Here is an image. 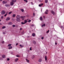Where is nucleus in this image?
Returning a JSON list of instances; mask_svg holds the SVG:
<instances>
[{
    "label": "nucleus",
    "instance_id": "f257e3e1",
    "mask_svg": "<svg viewBox=\"0 0 64 64\" xmlns=\"http://www.w3.org/2000/svg\"><path fill=\"white\" fill-rule=\"evenodd\" d=\"M24 22H21V24H26L27 22V20H25L24 21Z\"/></svg>",
    "mask_w": 64,
    "mask_h": 64
},
{
    "label": "nucleus",
    "instance_id": "f03ea898",
    "mask_svg": "<svg viewBox=\"0 0 64 64\" xmlns=\"http://www.w3.org/2000/svg\"><path fill=\"white\" fill-rule=\"evenodd\" d=\"M6 13V12L4 10H2L1 12V14L2 15H3V14H5Z\"/></svg>",
    "mask_w": 64,
    "mask_h": 64
},
{
    "label": "nucleus",
    "instance_id": "7ed1b4c3",
    "mask_svg": "<svg viewBox=\"0 0 64 64\" xmlns=\"http://www.w3.org/2000/svg\"><path fill=\"white\" fill-rule=\"evenodd\" d=\"M16 18L20 19V16L19 15H18L16 16Z\"/></svg>",
    "mask_w": 64,
    "mask_h": 64
},
{
    "label": "nucleus",
    "instance_id": "20e7f679",
    "mask_svg": "<svg viewBox=\"0 0 64 64\" xmlns=\"http://www.w3.org/2000/svg\"><path fill=\"white\" fill-rule=\"evenodd\" d=\"M10 5H11L12 6H13V5H14V2L12 1L10 2Z\"/></svg>",
    "mask_w": 64,
    "mask_h": 64
},
{
    "label": "nucleus",
    "instance_id": "39448f33",
    "mask_svg": "<svg viewBox=\"0 0 64 64\" xmlns=\"http://www.w3.org/2000/svg\"><path fill=\"white\" fill-rule=\"evenodd\" d=\"M10 20V18L9 17H7L6 19V21H8V20Z\"/></svg>",
    "mask_w": 64,
    "mask_h": 64
},
{
    "label": "nucleus",
    "instance_id": "423d86ee",
    "mask_svg": "<svg viewBox=\"0 0 64 64\" xmlns=\"http://www.w3.org/2000/svg\"><path fill=\"white\" fill-rule=\"evenodd\" d=\"M20 18H16V20L17 22H20Z\"/></svg>",
    "mask_w": 64,
    "mask_h": 64
},
{
    "label": "nucleus",
    "instance_id": "0eeeda50",
    "mask_svg": "<svg viewBox=\"0 0 64 64\" xmlns=\"http://www.w3.org/2000/svg\"><path fill=\"white\" fill-rule=\"evenodd\" d=\"M48 10H46V11L45 12V14H48Z\"/></svg>",
    "mask_w": 64,
    "mask_h": 64
},
{
    "label": "nucleus",
    "instance_id": "6e6552de",
    "mask_svg": "<svg viewBox=\"0 0 64 64\" xmlns=\"http://www.w3.org/2000/svg\"><path fill=\"white\" fill-rule=\"evenodd\" d=\"M43 4H41L39 5L38 6L39 7H41L42 6H43Z\"/></svg>",
    "mask_w": 64,
    "mask_h": 64
},
{
    "label": "nucleus",
    "instance_id": "1a4fd4ad",
    "mask_svg": "<svg viewBox=\"0 0 64 64\" xmlns=\"http://www.w3.org/2000/svg\"><path fill=\"white\" fill-rule=\"evenodd\" d=\"M26 16H21V18H22V20H24V18H25L26 17Z\"/></svg>",
    "mask_w": 64,
    "mask_h": 64
},
{
    "label": "nucleus",
    "instance_id": "9d476101",
    "mask_svg": "<svg viewBox=\"0 0 64 64\" xmlns=\"http://www.w3.org/2000/svg\"><path fill=\"white\" fill-rule=\"evenodd\" d=\"M51 12L52 13V14L53 15H54L55 14V12L53 11V10H52L51 11Z\"/></svg>",
    "mask_w": 64,
    "mask_h": 64
},
{
    "label": "nucleus",
    "instance_id": "9b49d317",
    "mask_svg": "<svg viewBox=\"0 0 64 64\" xmlns=\"http://www.w3.org/2000/svg\"><path fill=\"white\" fill-rule=\"evenodd\" d=\"M42 61V59L40 58L38 60V62H41Z\"/></svg>",
    "mask_w": 64,
    "mask_h": 64
},
{
    "label": "nucleus",
    "instance_id": "f8f14e48",
    "mask_svg": "<svg viewBox=\"0 0 64 64\" xmlns=\"http://www.w3.org/2000/svg\"><path fill=\"white\" fill-rule=\"evenodd\" d=\"M7 3V1H3L2 2V3L3 4H5V3Z\"/></svg>",
    "mask_w": 64,
    "mask_h": 64
},
{
    "label": "nucleus",
    "instance_id": "ddd939ff",
    "mask_svg": "<svg viewBox=\"0 0 64 64\" xmlns=\"http://www.w3.org/2000/svg\"><path fill=\"white\" fill-rule=\"evenodd\" d=\"M12 48V46H10L8 48L9 49H11Z\"/></svg>",
    "mask_w": 64,
    "mask_h": 64
},
{
    "label": "nucleus",
    "instance_id": "4468645a",
    "mask_svg": "<svg viewBox=\"0 0 64 64\" xmlns=\"http://www.w3.org/2000/svg\"><path fill=\"white\" fill-rule=\"evenodd\" d=\"M20 10L22 12H23L24 11V10L23 9H20Z\"/></svg>",
    "mask_w": 64,
    "mask_h": 64
},
{
    "label": "nucleus",
    "instance_id": "2eb2a0df",
    "mask_svg": "<svg viewBox=\"0 0 64 64\" xmlns=\"http://www.w3.org/2000/svg\"><path fill=\"white\" fill-rule=\"evenodd\" d=\"M18 60V58H16L15 60V62H17Z\"/></svg>",
    "mask_w": 64,
    "mask_h": 64
},
{
    "label": "nucleus",
    "instance_id": "dca6fc26",
    "mask_svg": "<svg viewBox=\"0 0 64 64\" xmlns=\"http://www.w3.org/2000/svg\"><path fill=\"white\" fill-rule=\"evenodd\" d=\"M12 1L13 2H16V0H12Z\"/></svg>",
    "mask_w": 64,
    "mask_h": 64
},
{
    "label": "nucleus",
    "instance_id": "f3484780",
    "mask_svg": "<svg viewBox=\"0 0 64 64\" xmlns=\"http://www.w3.org/2000/svg\"><path fill=\"white\" fill-rule=\"evenodd\" d=\"M34 57H35V56L33 55L32 57V59H34Z\"/></svg>",
    "mask_w": 64,
    "mask_h": 64
},
{
    "label": "nucleus",
    "instance_id": "a211bd4d",
    "mask_svg": "<svg viewBox=\"0 0 64 64\" xmlns=\"http://www.w3.org/2000/svg\"><path fill=\"white\" fill-rule=\"evenodd\" d=\"M32 35L33 37H35V34H33Z\"/></svg>",
    "mask_w": 64,
    "mask_h": 64
},
{
    "label": "nucleus",
    "instance_id": "6ab92c4d",
    "mask_svg": "<svg viewBox=\"0 0 64 64\" xmlns=\"http://www.w3.org/2000/svg\"><path fill=\"white\" fill-rule=\"evenodd\" d=\"M26 62H28H28H29V60H28L27 59H26Z\"/></svg>",
    "mask_w": 64,
    "mask_h": 64
},
{
    "label": "nucleus",
    "instance_id": "aec40b11",
    "mask_svg": "<svg viewBox=\"0 0 64 64\" xmlns=\"http://www.w3.org/2000/svg\"><path fill=\"white\" fill-rule=\"evenodd\" d=\"M44 26H45V24H44L42 26V27H44Z\"/></svg>",
    "mask_w": 64,
    "mask_h": 64
},
{
    "label": "nucleus",
    "instance_id": "412c9836",
    "mask_svg": "<svg viewBox=\"0 0 64 64\" xmlns=\"http://www.w3.org/2000/svg\"><path fill=\"white\" fill-rule=\"evenodd\" d=\"M8 24L9 25H12V22H10Z\"/></svg>",
    "mask_w": 64,
    "mask_h": 64
},
{
    "label": "nucleus",
    "instance_id": "4be33fe9",
    "mask_svg": "<svg viewBox=\"0 0 64 64\" xmlns=\"http://www.w3.org/2000/svg\"><path fill=\"white\" fill-rule=\"evenodd\" d=\"M40 20H43V19L42 18V17H40Z\"/></svg>",
    "mask_w": 64,
    "mask_h": 64
},
{
    "label": "nucleus",
    "instance_id": "5701e85b",
    "mask_svg": "<svg viewBox=\"0 0 64 64\" xmlns=\"http://www.w3.org/2000/svg\"><path fill=\"white\" fill-rule=\"evenodd\" d=\"M6 28V26H2V29H4V28Z\"/></svg>",
    "mask_w": 64,
    "mask_h": 64
},
{
    "label": "nucleus",
    "instance_id": "b1692460",
    "mask_svg": "<svg viewBox=\"0 0 64 64\" xmlns=\"http://www.w3.org/2000/svg\"><path fill=\"white\" fill-rule=\"evenodd\" d=\"M16 16V15H15V14H14L12 15V16H13V17H15Z\"/></svg>",
    "mask_w": 64,
    "mask_h": 64
},
{
    "label": "nucleus",
    "instance_id": "393cba45",
    "mask_svg": "<svg viewBox=\"0 0 64 64\" xmlns=\"http://www.w3.org/2000/svg\"><path fill=\"white\" fill-rule=\"evenodd\" d=\"M2 58H5V55H3L2 56Z\"/></svg>",
    "mask_w": 64,
    "mask_h": 64
},
{
    "label": "nucleus",
    "instance_id": "a878e982",
    "mask_svg": "<svg viewBox=\"0 0 64 64\" xmlns=\"http://www.w3.org/2000/svg\"><path fill=\"white\" fill-rule=\"evenodd\" d=\"M47 2H48V0H45V2L46 3H47Z\"/></svg>",
    "mask_w": 64,
    "mask_h": 64
},
{
    "label": "nucleus",
    "instance_id": "bb28decb",
    "mask_svg": "<svg viewBox=\"0 0 64 64\" xmlns=\"http://www.w3.org/2000/svg\"><path fill=\"white\" fill-rule=\"evenodd\" d=\"M45 60L46 61L47 60V57H46V56H45Z\"/></svg>",
    "mask_w": 64,
    "mask_h": 64
},
{
    "label": "nucleus",
    "instance_id": "cd10ccee",
    "mask_svg": "<svg viewBox=\"0 0 64 64\" xmlns=\"http://www.w3.org/2000/svg\"><path fill=\"white\" fill-rule=\"evenodd\" d=\"M24 1H25V2H26V3L28 2V1L27 0H24Z\"/></svg>",
    "mask_w": 64,
    "mask_h": 64
},
{
    "label": "nucleus",
    "instance_id": "c85d7f7f",
    "mask_svg": "<svg viewBox=\"0 0 64 64\" xmlns=\"http://www.w3.org/2000/svg\"><path fill=\"white\" fill-rule=\"evenodd\" d=\"M11 46V44H9L8 45V47Z\"/></svg>",
    "mask_w": 64,
    "mask_h": 64
},
{
    "label": "nucleus",
    "instance_id": "c756f323",
    "mask_svg": "<svg viewBox=\"0 0 64 64\" xmlns=\"http://www.w3.org/2000/svg\"><path fill=\"white\" fill-rule=\"evenodd\" d=\"M5 6L6 7H8V6H9L7 4H6L5 5Z\"/></svg>",
    "mask_w": 64,
    "mask_h": 64
},
{
    "label": "nucleus",
    "instance_id": "7c9ffc66",
    "mask_svg": "<svg viewBox=\"0 0 64 64\" xmlns=\"http://www.w3.org/2000/svg\"><path fill=\"white\" fill-rule=\"evenodd\" d=\"M16 56L17 57H20V56H19V55H16Z\"/></svg>",
    "mask_w": 64,
    "mask_h": 64
},
{
    "label": "nucleus",
    "instance_id": "2f4dec72",
    "mask_svg": "<svg viewBox=\"0 0 64 64\" xmlns=\"http://www.w3.org/2000/svg\"><path fill=\"white\" fill-rule=\"evenodd\" d=\"M11 13H12V12H10L9 13V14H11Z\"/></svg>",
    "mask_w": 64,
    "mask_h": 64
},
{
    "label": "nucleus",
    "instance_id": "473e14b6",
    "mask_svg": "<svg viewBox=\"0 0 64 64\" xmlns=\"http://www.w3.org/2000/svg\"><path fill=\"white\" fill-rule=\"evenodd\" d=\"M10 60V59L9 58H8L7 59V61H9Z\"/></svg>",
    "mask_w": 64,
    "mask_h": 64
},
{
    "label": "nucleus",
    "instance_id": "72a5a7b5",
    "mask_svg": "<svg viewBox=\"0 0 64 64\" xmlns=\"http://www.w3.org/2000/svg\"><path fill=\"white\" fill-rule=\"evenodd\" d=\"M49 30H48L47 32L46 33H49Z\"/></svg>",
    "mask_w": 64,
    "mask_h": 64
},
{
    "label": "nucleus",
    "instance_id": "f704fd0d",
    "mask_svg": "<svg viewBox=\"0 0 64 64\" xmlns=\"http://www.w3.org/2000/svg\"><path fill=\"white\" fill-rule=\"evenodd\" d=\"M33 42H34V44H36V42L34 41H33Z\"/></svg>",
    "mask_w": 64,
    "mask_h": 64
},
{
    "label": "nucleus",
    "instance_id": "c9c22d12",
    "mask_svg": "<svg viewBox=\"0 0 64 64\" xmlns=\"http://www.w3.org/2000/svg\"><path fill=\"white\" fill-rule=\"evenodd\" d=\"M12 27H15V25H12Z\"/></svg>",
    "mask_w": 64,
    "mask_h": 64
},
{
    "label": "nucleus",
    "instance_id": "e433bc0d",
    "mask_svg": "<svg viewBox=\"0 0 64 64\" xmlns=\"http://www.w3.org/2000/svg\"><path fill=\"white\" fill-rule=\"evenodd\" d=\"M6 16H7V13L6 14L4 15V17H6Z\"/></svg>",
    "mask_w": 64,
    "mask_h": 64
},
{
    "label": "nucleus",
    "instance_id": "4c0bfd02",
    "mask_svg": "<svg viewBox=\"0 0 64 64\" xmlns=\"http://www.w3.org/2000/svg\"><path fill=\"white\" fill-rule=\"evenodd\" d=\"M31 20H30L28 21V22H31Z\"/></svg>",
    "mask_w": 64,
    "mask_h": 64
},
{
    "label": "nucleus",
    "instance_id": "58836bf2",
    "mask_svg": "<svg viewBox=\"0 0 64 64\" xmlns=\"http://www.w3.org/2000/svg\"><path fill=\"white\" fill-rule=\"evenodd\" d=\"M4 17H3V16H2L1 18V19H3V18Z\"/></svg>",
    "mask_w": 64,
    "mask_h": 64
},
{
    "label": "nucleus",
    "instance_id": "ea45409f",
    "mask_svg": "<svg viewBox=\"0 0 64 64\" xmlns=\"http://www.w3.org/2000/svg\"><path fill=\"white\" fill-rule=\"evenodd\" d=\"M30 50H32V48H30Z\"/></svg>",
    "mask_w": 64,
    "mask_h": 64
},
{
    "label": "nucleus",
    "instance_id": "a19ab883",
    "mask_svg": "<svg viewBox=\"0 0 64 64\" xmlns=\"http://www.w3.org/2000/svg\"><path fill=\"white\" fill-rule=\"evenodd\" d=\"M22 28H20V30H22Z\"/></svg>",
    "mask_w": 64,
    "mask_h": 64
},
{
    "label": "nucleus",
    "instance_id": "79ce46f5",
    "mask_svg": "<svg viewBox=\"0 0 64 64\" xmlns=\"http://www.w3.org/2000/svg\"><path fill=\"white\" fill-rule=\"evenodd\" d=\"M44 38L43 37H42V39H43Z\"/></svg>",
    "mask_w": 64,
    "mask_h": 64
},
{
    "label": "nucleus",
    "instance_id": "37998d69",
    "mask_svg": "<svg viewBox=\"0 0 64 64\" xmlns=\"http://www.w3.org/2000/svg\"><path fill=\"white\" fill-rule=\"evenodd\" d=\"M55 45H57V42L55 43Z\"/></svg>",
    "mask_w": 64,
    "mask_h": 64
},
{
    "label": "nucleus",
    "instance_id": "c03bdc74",
    "mask_svg": "<svg viewBox=\"0 0 64 64\" xmlns=\"http://www.w3.org/2000/svg\"><path fill=\"white\" fill-rule=\"evenodd\" d=\"M33 15L34 16H35V14L34 13Z\"/></svg>",
    "mask_w": 64,
    "mask_h": 64
},
{
    "label": "nucleus",
    "instance_id": "a18cd8bd",
    "mask_svg": "<svg viewBox=\"0 0 64 64\" xmlns=\"http://www.w3.org/2000/svg\"><path fill=\"white\" fill-rule=\"evenodd\" d=\"M2 43H4V41H3L2 42Z\"/></svg>",
    "mask_w": 64,
    "mask_h": 64
},
{
    "label": "nucleus",
    "instance_id": "49530a36",
    "mask_svg": "<svg viewBox=\"0 0 64 64\" xmlns=\"http://www.w3.org/2000/svg\"><path fill=\"white\" fill-rule=\"evenodd\" d=\"M32 26H34V24H32Z\"/></svg>",
    "mask_w": 64,
    "mask_h": 64
},
{
    "label": "nucleus",
    "instance_id": "de8ad7c7",
    "mask_svg": "<svg viewBox=\"0 0 64 64\" xmlns=\"http://www.w3.org/2000/svg\"><path fill=\"white\" fill-rule=\"evenodd\" d=\"M3 34H5V32H3Z\"/></svg>",
    "mask_w": 64,
    "mask_h": 64
},
{
    "label": "nucleus",
    "instance_id": "09e8293b",
    "mask_svg": "<svg viewBox=\"0 0 64 64\" xmlns=\"http://www.w3.org/2000/svg\"><path fill=\"white\" fill-rule=\"evenodd\" d=\"M18 44H16V46H17V45H18Z\"/></svg>",
    "mask_w": 64,
    "mask_h": 64
},
{
    "label": "nucleus",
    "instance_id": "8fccbe9b",
    "mask_svg": "<svg viewBox=\"0 0 64 64\" xmlns=\"http://www.w3.org/2000/svg\"><path fill=\"white\" fill-rule=\"evenodd\" d=\"M20 47H22V46L21 45H20Z\"/></svg>",
    "mask_w": 64,
    "mask_h": 64
},
{
    "label": "nucleus",
    "instance_id": "3c124183",
    "mask_svg": "<svg viewBox=\"0 0 64 64\" xmlns=\"http://www.w3.org/2000/svg\"><path fill=\"white\" fill-rule=\"evenodd\" d=\"M0 25H2V23H0Z\"/></svg>",
    "mask_w": 64,
    "mask_h": 64
},
{
    "label": "nucleus",
    "instance_id": "603ef678",
    "mask_svg": "<svg viewBox=\"0 0 64 64\" xmlns=\"http://www.w3.org/2000/svg\"><path fill=\"white\" fill-rule=\"evenodd\" d=\"M31 3H32V5H33V2H31Z\"/></svg>",
    "mask_w": 64,
    "mask_h": 64
},
{
    "label": "nucleus",
    "instance_id": "864d4df0",
    "mask_svg": "<svg viewBox=\"0 0 64 64\" xmlns=\"http://www.w3.org/2000/svg\"><path fill=\"white\" fill-rule=\"evenodd\" d=\"M43 17H44V18H45V16H44Z\"/></svg>",
    "mask_w": 64,
    "mask_h": 64
},
{
    "label": "nucleus",
    "instance_id": "5fc2aeb1",
    "mask_svg": "<svg viewBox=\"0 0 64 64\" xmlns=\"http://www.w3.org/2000/svg\"><path fill=\"white\" fill-rule=\"evenodd\" d=\"M0 1H2V0H0Z\"/></svg>",
    "mask_w": 64,
    "mask_h": 64
},
{
    "label": "nucleus",
    "instance_id": "6e6d98bb",
    "mask_svg": "<svg viewBox=\"0 0 64 64\" xmlns=\"http://www.w3.org/2000/svg\"><path fill=\"white\" fill-rule=\"evenodd\" d=\"M39 1L40 2L41 1V0H39Z\"/></svg>",
    "mask_w": 64,
    "mask_h": 64
},
{
    "label": "nucleus",
    "instance_id": "4d7b16f0",
    "mask_svg": "<svg viewBox=\"0 0 64 64\" xmlns=\"http://www.w3.org/2000/svg\"><path fill=\"white\" fill-rule=\"evenodd\" d=\"M8 12H6V13H7H7H8Z\"/></svg>",
    "mask_w": 64,
    "mask_h": 64
},
{
    "label": "nucleus",
    "instance_id": "13d9d810",
    "mask_svg": "<svg viewBox=\"0 0 64 64\" xmlns=\"http://www.w3.org/2000/svg\"><path fill=\"white\" fill-rule=\"evenodd\" d=\"M1 20H0V21H1Z\"/></svg>",
    "mask_w": 64,
    "mask_h": 64
},
{
    "label": "nucleus",
    "instance_id": "bf43d9fd",
    "mask_svg": "<svg viewBox=\"0 0 64 64\" xmlns=\"http://www.w3.org/2000/svg\"><path fill=\"white\" fill-rule=\"evenodd\" d=\"M8 0V1H9V0Z\"/></svg>",
    "mask_w": 64,
    "mask_h": 64
},
{
    "label": "nucleus",
    "instance_id": "052dcab7",
    "mask_svg": "<svg viewBox=\"0 0 64 64\" xmlns=\"http://www.w3.org/2000/svg\"><path fill=\"white\" fill-rule=\"evenodd\" d=\"M29 37V36H28V37Z\"/></svg>",
    "mask_w": 64,
    "mask_h": 64
},
{
    "label": "nucleus",
    "instance_id": "680f3d73",
    "mask_svg": "<svg viewBox=\"0 0 64 64\" xmlns=\"http://www.w3.org/2000/svg\"><path fill=\"white\" fill-rule=\"evenodd\" d=\"M47 52L46 53H47Z\"/></svg>",
    "mask_w": 64,
    "mask_h": 64
}]
</instances>
